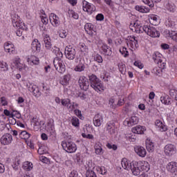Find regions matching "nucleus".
<instances>
[{
    "mask_svg": "<svg viewBox=\"0 0 177 177\" xmlns=\"http://www.w3.org/2000/svg\"><path fill=\"white\" fill-rule=\"evenodd\" d=\"M89 80L85 76H81L79 78L78 82L81 89L83 91H88L89 86L94 89L96 92H102L104 91V86L102 83V81L95 75H91L88 76ZM90 81V83H89Z\"/></svg>",
    "mask_w": 177,
    "mask_h": 177,
    "instance_id": "1",
    "label": "nucleus"
},
{
    "mask_svg": "<svg viewBox=\"0 0 177 177\" xmlns=\"http://www.w3.org/2000/svg\"><path fill=\"white\" fill-rule=\"evenodd\" d=\"M53 53L56 57L53 60L54 66L58 73L63 74L66 71V65L63 63V60L60 57H63V53L60 51V48L54 46L53 48Z\"/></svg>",
    "mask_w": 177,
    "mask_h": 177,
    "instance_id": "2",
    "label": "nucleus"
},
{
    "mask_svg": "<svg viewBox=\"0 0 177 177\" xmlns=\"http://www.w3.org/2000/svg\"><path fill=\"white\" fill-rule=\"evenodd\" d=\"M12 23L13 25V27H17V30L16 31V34L17 35V37H21V35H23V30H25L26 26H24V23L23 22H19V16L18 15H15L12 19Z\"/></svg>",
    "mask_w": 177,
    "mask_h": 177,
    "instance_id": "3",
    "label": "nucleus"
},
{
    "mask_svg": "<svg viewBox=\"0 0 177 177\" xmlns=\"http://www.w3.org/2000/svg\"><path fill=\"white\" fill-rule=\"evenodd\" d=\"M62 146L66 153H75L77 151V145L71 141H62Z\"/></svg>",
    "mask_w": 177,
    "mask_h": 177,
    "instance_id": "4",
    "label": "nucleus"
},
{
    "mask_svg": "<svg viewBox=\"0 0 177 177\" xmlns=\"http://www.w3.org/2000/svg\"><path fill=\"white\" fill-rule=\"evenodd\" d=\"M143 31L151 37L152 38H158L160 37V32L153 26H143Z\"/></svg>",
    "mask_w": 177,
    "mask_h": 177,
    "instance_id": "5",
    "label": "nucleus"
},
{
    "mask_svg": "<svg viewBox=\"0 0 177 177\" xmlns=\"http://www.w3.org/2000/svg\"><path fill=\"white\" fill-rule=\"evenodd\" d=\"M140 167L141 162H132L129 170L131 171L133 175L138 176V175H140L142 171Z\"/></svg>",
    "mask_w": 177,
    "mask_h": 177,
    "instance_id": "6",
    "label": "nucleus"
},
{
    "mask_svg": "<svg viewBox=\"0 0 177 177\" xmlns=\"http://www.w3.org/2000/svg\"><path fill=\"white\" fill-rule=\"evenodd\" d=\"M75 48H73L71 46L65 48V56L66 59H68V60H74V59H75Z\"/></svg>",
    "mask_w": 177,
    "mask_h": 177,
    "instance_id": "7",
    "label": "nucleus"
},
{
    "mask_svg": "<svg viewBox=\"0 0 177 177\" xmlns=\"http://www.w3.org/2000/svg\"><path fill=\"white\" fill-rule=\"evenodd\" d=\"M164 151L166 156H174L176 153V147L173 144H167L165 146Z\"/></svg>",
    "mask_w": 177,
    "mask_h": 177,
    "instance_id": "8",
    "label": "nucleus"
},
{
    "mask_svg": "<svg viewBox=\"0 0 177 177\" xmlns=\"http://www.w3.org/2000/svg\"><path fill=\"white\" fill-rule=\"evenodd\" d=\"M12 140H13V137L10 133H6L1 138V145H3V146L10 145V143H12Z\"/></svg>",
    "mask_w": 177,
    "mask_h": 177,
    "instance_id": "9",
    "label": "nucleus"
},
{
    "mask_svg": "<svg viewBox=\"0 0 177 177\" xmlns=\"http://www.w3.org/2000/svg\"><path fill=\"white\" fill-rule=\"evenodd\" d=\"M31 50L32 53H39V52H41V43H39L38 39H35L32 41Z\"/></svg>",
    "mask_w": 177,
    "mask_h": 177,
    "instance_id": "10",
    "label": "nucleus"
},
{
    "mask_svg": "<svg viewBox=\"0 0 177 177\" xmlns=\"http://www.w3.org/2000/svg\"><path fill=\"white\" fill-rule=\"evenodd\" d=\"M75 60H76L77 63H78V62H79V64L77 65L76 67L75 68V71H77L79 73L84 71L85 68H86V66H85V64H84L82 62V59H81V56H77Z\"/></svg>",
    "mask_w": 177,
    "mask_h": 177,
    "instance_id": "11",
    "label": "nucleus"
},
{
    "mask_svg": "<svg viewBox=\"0 0 177 177\" xmlns=\"http://www.w3.org/2000/svg\"><path fill=\"white\" fill-rule=\"evenodd\" d=\"M127 45H129L132 49H136L139 48V44H138V37L133 36L132 37L129 39L127 41Z\"/></svg>",
    "mask_w": 177,
    "mask_h": 177,
    "instance_id": "12",
    "label": "nucleus"
},
{
    "mask_svg": "<svg viewBox=\"0 0 177 177\" xmlns=\"http://www.w3.org/2000/svg\"><path fill=\"white\" fill-rule=\"evenodd\" d=\"M62 106H64V107H66L69 111H73L74 110V102L73 104L71 103V100L70 99H64L62 100L61 102Z\"/></svg>",
    "mask_w": 177,
    "mask_h": 177,
    "instance_id": "13",
    "label": "nucleus"
},
{
    "mask_svg": "<svg viewBox=\"0 0 177 177\" xmlns=\"http://www.w3.org/2000/svg\"><path fill=\"white\" fill-rule=\"evenodd\" d=\"M27 62L30 66H32V64L38 66L39 64V58L35 55H30L28 57Z\"/></svg>",
    "mask_w": 177,
    "mask_h": 177,
    "instance_id": "14",
    "label": "nucleus"
},
{
    "mask_svg": "<svg viewBox=\"0 0 177 177\" xmlns=\"http://www.w3.org/2000/svg\"><path fill=\"white\" fill-rule=\"evenodd\" d=\"M103 122V116L100 113H97L93 118V124L95 127H100Z\"/></svg>",
    "mask_w": 177,
    "mask_h": 177,
    "instance_id": "15",
    "label": "nucleus"
},
{
    "mask_svg": "<svg viewBox=\"0 0 177 177\" xmlns=\"http://www.w3.org/2000/svg\"><path fill=\"white\" fill-rule=\"evenodd\" d=\"M167 169L171 174H175L177 171V163L175 162H170L167 165Z\"/></svg>",
    "mask_w": 177,
    "mask_h": 177,
    "instance_id": "16",
    "label": "nucleus"
},
{
    "mask_svg": "<svg viewBox=\"0 0 177 177\" xmlns=\"http://www.w3.org/2000/svg\"><path fill=\"white\" fill-rule=\"evenodd\" d=\"M134 150L136 153L140 157H145L147 152L146 149L143 147L138 146L134 148Z\"/></svg>",
    "mask_w": 177,
    "mask_h": 177,
    "instance_id": "17",
    "label": "nucleus"
},
{
    "mask_svg": "<svg viewBox=\"0 0 177 177\" xmlns=\"http://www.w3.org/2000/svg\"><path fill=\"white\" fill-rule=\"evenodd\" d=\"M106 131L110 133V135L115 133V123L113 122H108L106 124Z\"/></svg>",
    "mask_w": 177,
    "mask_h": 177,
    "instance_id": "18",
    "label": "nucleus"
},
{
    "mask_svg": "<svg viewBox=\"0 0 177 177\" xmlns=\"http://www.w3.org/2000/svg\"><path fill=\"white\" fill-rule=\"evenodd\" d=\"M133 133H138V135H143L145 133V131H146V128L142 126H136L133 127L131 129Z\"/></svg>",
    "mask_w": 177,
    "mask_h": 177,
    "instance_id": "19",
    "label": "nucleus"
},
{
    "mask_svg": "<svg viewBox=\"0 0 177 177\" xmlns=\"http://www.w3.org/2000/svg\"><path fill=\"white\" fill-rule=\"evenodd\" d=\"M93 24H91V23H88V24H86L85 26H84V29H85V31L87 32V34H88V35H93V34H95V30L93 29Z\"/></svg>",
    "mask_w": 177,
    "mask_h": 177,
    "instance_id": "20",
    "label": "nucleus"
},
{
    "mask_svg": "<svg viewBox=\"0 0 177 177\" xmlns=\"http://www.w3.org/2000/svg\"><path fill=\"white\" fill-rule=\"evenodd\" d=\"M102 53L105 55V56H111L113 55V51L110 46H107V44H103L102 46Z\"/></svg>",
    "mask_w": 177,
    "mask_h": 177,
    "instance_id": "21",
    "label": "nucleus"
},
{
    "mask_svg": "<svg viewBox=\"0 0 177 177\" xmlns=\"http://www.w3.org/2000/svg\"><path fill=\"white\" fill-rule=\"evenodd\" d=\"M155 125L156 127H158L159 131H160L161 132H165V131H167L168 129L167 126H165L164 124H162V122H161V120H157L155 122Z\"/></svg>",
    "mask_w": 177,
    "mask_h": 177,
    "instance_id": "22",
    "label": "nucleus"
},
{
    "mask_svg": "<svg viewBox=\"0 0 177 177\" xmlns=\"http://www.w3.org/2000/svg\"><path fill=\"white\" fill-rule=\"evenodd\" d=\"M4 49L5 52H8L10 54H13L15 53V45L9 43H6L4 44Z\"/></svg>",
    "mask_w": 177,
    "mask_h": 177,
    "instance_id": "23",
    "label": "nucleus"
},
{
    "mask_svg": "<svg viewBox=\"0 0 177 177\" xmlns=\"http://www.w3.org/2000/svg\"><path fill=\"white\" fill-rule=\"evenodd\" d=\"M52 19H53V22L52 24L53 26H54V27H57V26H59V17H57V15H55V13H51L50 15V21H52Z\"/></svg>",
    "mask_w": 177,
    "mask_h": 177,
    "instance_id": "24",
    "label": "nucleus"
},
{
    "mask_svg": "<svg viewBox=\"0 0 177 177\" xmlns=\"http://www.w3.org/2000/svg\"><path fill=\"white\" fill-rule=\"evenodd\" d=\"M70 80H71V75L69 74L65 75L60 80L59 83L61 85H63V86H67V85H68V82H70Z\"/></svg>",
    "mask_w": 177,
    "mask_h": 177,
    "instance_id": "25",
    "label": "nucleus"
},
{
    "mask_svg": "<svg viewBox=\"0 0 177 177\" xmlns=\"http://www.w3.org/2000/svg\"><path fill=\"white\" fill-rule=\"evenodd\" d=\"M136 10L140 12V13H149L150 12V8L145 6H136L135 7Z\"/></svg>",
    "mask_w": 177,
    "mask_h": 177,
    "instance_id": "26",
    "label": "nucleus"
},
{
    "mask_svg": "<svg viewBox=\"0 0 177 177\" xmlns=\"http://www.w3.org/2000/svg\"><path fill=\"white\" fill-rule=\"evenodd\" d=\"M44 45H45V48L46 49H51L52 48V41L50 40V37H49V36H48L47 35L45 36V37L44 38Z\"/></svg>",
    "mask_w": 177,
    "mask_h": 177,
    "instance_id": "27",
    "label": "nucleus"
},
{
    "mask_svg": "<svg viewBox=\"0 0 177 177\" xmlns=\"http://www.w3.org/2000/svg\"><path fill=\"white\" fill-rule=\"evenodd\" d=\"M129 127L136 125L139 122V118L136 116H132L129 120L127 121Z\"/></svg>",
    "mask_w": 177,
    "mask_h": 177,
    "instance_id": "28",
    "label": "nucleus"
},
{
    "mask_svg": "<svg viewBox=\"0 0 177 177\" xmlns=\"http://www.w3.org/2000/svg\"><path fill=\"white\" fill-rule=\"evenodd\" d=\"M131 163L129 161H128L127 158H122L121 161V165L124 169H127V171H129L131 168Z\"/></svg>",
    "mask_w": 177,
    "mask_h": 177,
    "instance_id": "29",
    "label": "nucleus"
},
{
    "mask_svg": "<svg viewBox=\"0 0 177 177\" xmlns=\"http://www.w3.org/2000/svg\"><path fill=\"white\" fill-rule=\"evenodd\" d=\"M161 54L158 52L153 54L152 59L154 60V62L156 63V64H158V63H162V59H161Z\"/></svg>",
    "mask_w": 177,
    "mask_h": 177,
    "instance_id": "30",
    "label": "nucleus"
},
{
    "mask_svg": "<svg viewBox=\"0 0 177 177\" xmlns=\"http://www.w3.org/2000/svg\"><path fill=\"white\" fill-rule=\"evenodd\" d=\"M30 92H32L35 96V97H39L41 95V91H39V88L38 87L32 86L31 89H30Z\"/></svg>",
    "mask_w": 177,
    "mask_h": 177,
    "instance_id": "31",
    "label": "nucleus"
},
{
    "mask_svg": "<svg viewBox=\"0 0 177 177\" xmlns=\"http://www.w3.org/2000/svg\"><path fill=\"white\" fill-rule=\"evenodd\" d=\"M166 32H167V37L171 38V39H173V41H175L176 42H177V32H176L167 30V31H166Z\"/></svg>",
    "mask_w": 177,
    "mask_h": 177,
    "instance_id": "32",
    "label": "nucleus"
},
{
    "mask_svg": "<svg viewBox=\"0 0 177 177\" xmlns=\"http://www.w3.org/2000/svg\"><path fill=\"white\" fill-rule=\"evenodd\" d=\"M160 102L163 104H171V97L168 95H162L160 97Z\"/></svg>",
    "mask_w": 177,
    "mask_h": 177,
    "instance_id": "33",
    "label": "nucleus"
},
{
    "mask_svg": "<svg viewBox=\"0 0 177 177\" xmlns=\"http://www.w3.org/2000/svg\"><path fill=\"white\" fill-rule=\"evenodd\" d=\"M146 147H147V151H149L150 153L154 151V144L153 143V142L151 141H147L146 142Z\"/></svg>",
    "mask_w": 177,
    "mask_h": 177,
    "instance_id": "34",
    "label": "nucleus"
},
{
    "mask_svg": "<svg viewBox=\"0 0 177 177\" xmlns=\"http://www.w3.org/2000/svg\"><path fill=\"white\" fill-rule=\"evenodd\" d=\"M12 66L15 67V68H17L18 70H19V71H21V70H23V65L20 63V61L19 60L13 61Z\"/></svg>",
    "mask_w": 177,
    "mask_h": 177,
    "instance_id": "35",
    "label": "nucleus"
},
{
    "mask_svg": "<svg viewBox=\"0 0 177 177\" xmlns=\"http://www.w3.org/2000/svg\"><path fill=\"white\" fill-rule=\"evenodd\" d=\"M84 12H87V13H88L89 15H92V12L96 10V8L95 7V6L91 4H88L87 6V8L84 7Z\"/></svg>",
    "mask_w": 177,
    "mask_h": 177,
    "instance_id": "36",
    "label": "nucleus"
},
{
    "mask_svg": "<svg viewBox=\"0 0 177 177\" xmlns=\"http://www.w3.org/2000/svg\"><path fill=\"white\" fill-rule=\"evenodd\" d=\"M68 14L69 17H73V19H75V20H78L80 17L78 13L75 12L73 10H69Z\"/></svg>",
    "mask_w": 177,
    "mask_h": 177,
    "instance_id": "37",
    "label": "nucleus"
},
{
    "mask_svg": "<svg viewBox=\"0 0 177 177\" xmlns=\"http://www.w3.org/2000/svg\"><path fill=\"white\" fill-rule=\"evenodd\" d=\"M142 171H145V172H149L150 171V165L147 162H145L143 164L141 163L140 166Z\"/></svg>",
    "mask_w": 177,
    "mask_h": 177,
    "instance_id": "38",
    "label": "nucleus"
},
{
    "mask_svg": "<svg viewBox=\"0 0 177 177\" xmlns=\"http://www.w3.org/2000/svg\"><path fill=\"white\" fill-rule=\"evenodd\" d=\"M23 168L26 171H31L32 169V164L30 162H25L23 164Z\"/></svg>",
    "mask_w": 177,
    "mask_h": 177,
    "instance_id": "39",
    "label": "nucleus"
},
{
    "mask_svg": "<svg viewBox=\"0 0 177 177\" xmlns=\"http://www.w3.org/2000/svg\"><path fill=\"white\" fill-rule=\"evenodd\" d=\"M71 122L73 127H80V120L77 117H72Z\"/></svg>",
    "mask_w": 177,
    "mask_h": 177,
    "instance_id": "40",
    "label": "nucleus"
},
{
    "mask_svg": "<svg viewBox=\"0 0 177 177\" xmlns=\"http://www.w3.org/2000/svg\"><path fill=\"white\" fill-rule=\"evenodd\" d=\"M30 133H28L26 131H23L19 133V137L21 138V139H25V140L28 139V138H30Z\"/></svg>",
    "mask_w": 177,
    "mask_h": 177,
    "instance_id": "41",
    "label": "nucleus"
},
{
    "mask_svg": "<svg viewBox=\"0 0 177 177\" xmlns=\"http://www.w3.org/2000/svg\"><path fill=\"white\" fill-rule=\"evenodd\" d=\"M95 150L96 154H102L103 149L102 148V144L98 143L95 145Z\"/></svg>",
    "mask_w": 177,
    "mask_h": 177,
    "instance_id": "42",
    "label": "nucleus"
},
{
    "mask_svg": "<svg viewBox=\"0 0 177 177\" xmlns=\"http://www.w3.org/2000/svg\"><path fill=\"white\" fill-rule=\"evenodd\" d=\"M120 53H121V55H122V56H124V57H128V56L129 55V53L128 52V50H127V48L125 47L120 48Z\"/></svg>",
    "mask_w": 177,
    "mask_h": 177,
    "instance_id": "43",
    "label": "nucleus"
},
{
    "mask_svg": "<svg viewBox=\"0 0 177 177\" xmlns=\"http://www.w3.org/2000/svg\"><path fill=\"white\" fill-rule=\"evenodd\" d=\"M0 68H5L3 70L4 71H8V70H9L8 64L3 61L0 62Z\"/></svg>",
    "mask_w": 177,
    "mask_h": 177,
    "instance_id": "44",
    "label": "nucleus"
},
{
    "mask_svg": "<svg viewBox=\"0 0 177 177\" xmlns=\"http://www.w3.org/2000/svg\"><path fill=\"white\" fill-rule=\"evenodd\" d=\"M86 177H97L96 173L92 170H88L86 174Z\"/></svg>",
    "mask_w": 177,
    "mask_h": 177,
    "instance_id": "45",
    "label": "nucleus"
},
{
    "mask_svg": "<svg viewBox=\"0 0 177 177\" xmlns=\"http://www.w3.org/2000/svg\"><path fill=\"white\" fill-rule=\"evenodd\" d=\"M167 10H169V12H175V9H176V6H175V4L174 3H168L167 4Z\"/></svg>",
    "mask_w": 177,
    "mask_h": 177,
    "instance_id": "46",
    "label": "nucleus"
},
{
    "mask_svg": "<svg viewBox=\"0 0 177 177\" xmlns=\"http://www.w3.org/2000/svg\"><path fill=\"white\" fill-rule=\"evenodd\" d=\"M94 60L95 62H97V63H103V58L102 57V55L97 54L95 57H94Z\"/></svg>",
    "mask_w": 177,
    "mask_h": 177,
    "instance_id": "47",
    "label": "nucleus"
},
{
    "mask_svg": "<svg viewBox=\"0 0 177 177\" xmlns=\"http://www.w3.org/2000/svg\"><path fill=\"white\" fill-rule=\"evenodd\" d=\"M3 113L7 117H10V118H13V117H15V114L10 113V111H9L8 109H4Z\"/></svg>",
    "mask_w": 177,
    "mask_h": 177,
    "instance_id": "48",
    "label": "nucleus"
},
{
    "mask_svg": "<svg viewBox=\"0 0 177 177\" xmlns=\"http://www.w3.org/2000/svg\"><path fill=\"white\" fill-rule=\"evenodd\" d=\"M97 21H103L104 20V15L103 14H98L95 17Z\"/></svg>",
    "mask_w": 177,
    "mask_h": 177,
    "instance_id": "49",
    "label": "nucleus"
},
{
    "mask_svg": "<svg viewBox=\"0 0 177 177\" xmlns=\"http://www.w3.org/2000/svg\"><path fill=\"white\" fill-rule=\"evenodd\" d=\"M1 103L2 106H8V100H6V97H1L0 98Z\"/></svg>",
    "mask_w": 177,
    "mask_h": 177,
    "instance_id": "50",
    "label": "nucleus"
},
{
    "mask_svg": "<svg viewBox=\"0 0 177 177\" xmlns=\"http://www.w3.org/2000/svg\"><path fill=\"white\" fill-rule=\"evenodd\" d=\"M134 66H136V67H138V68H143V64H142V62H140V61H136L134 62Z\"/></svg>",
    "mask_w": 177,
    "mask_h": 177,
    "instance_id": "51",
    "label": "nucleus"
},
{
    "mask_svg": "<svg viewBox=\"0 0 177 177\" xmlns=\"http://www.w3.org/2000/svg\"><path fill=\"white\" fill-rule=\"evenodd\" d=\"M98 169H99L98 171H99L100 174H101V175H106L107 170H106L104 167H99Z\"/></svg>",
    "mask_w": 177,
    "mask_h": 177,
    "instance_id": "52",
    "label": "nucleus"
},
{
    "mask_svg": "<svg viewBox=\"0 0 177 177\" xmlns=\"http://www.w3.org/2000/svg\"><path fill=\"white\" fill-rule=\"evenodd\" d=\"M67 31L66 30H62L60 32H59V37L60 38H66V37H67Z\"/></svg>",
    "mask_w": 177,
    "mask_h": 177,
    "instance_id": "53",
    "label": "nucleus"
},
{
    "mask_svg": "<svg viewBox=\"0 0 177 177\" xmlns=\"http://www.w3.org/2000/svg\"><path fill=\"white\" fill-rule=\"evenodd\" d=\"M69 177H78V172L75 170L72 171L69 174Z\"/></svg>",
    "mask_w": 177,
    "mask_h": 177,
    "instance_id": "54",
    "label": "nucleus"
},
{
    "mask_svg": "<svg viewBox=\"0 0 177 177\" xmlns=\"http://www.w3.org/2000/svg\"><path fill=\"white\" fill-rule=\"evenodd\" d=\"M106 147H108V149H113V150H117V145H115L108 143L106 144Z\"/></svg>",
    "mask_w": 177,
    "mask_h": 177,
    "instance_id": "55",
    "label": "nucleus"
},
{
    "mask_svg": "<svg viewBox=\"0 0 177 177\" xmlns=\"http://www.w3.org/2000/svg\"><path fill=\"white\" fill-rule=\"evenodd\" d=\"M74 113L79 118L82 117V113H81V111L80 109H75Z\"/></svg>",
    "mask_w": 177,
    "mask_h": 177,
    "instance_id": "56",
    "label": "nucleus"
},
{
    "mask_svg": "<svg viewBox=\"0 0 177 177\" xmlns=\"http://www.w3.org/2000/svg\"><path fill=\"white\" fill-rule=\"evenodd\" d=\"M142 2H144L145 5H148L150 8H153V4H151V1L150 0H142Z\"/></svg>",
    "mask_w": 177,
    "mask_h": 177,
    "instance_id": "57",
    "label": "nucleus"
},
{
    "mask_svg": "<svg viewBox=\"0 0 177 177\" xmlns=\"http://www.w3.org/2000/svg\"><path fill=\"white\" fill-rule=\"evenodd\" d=\"M127 140H129V142H135V138H132V136L128 135L126 136Z\"/></svg>",
    "mask_w": 177,
    "mask_h": 177,
    "instance_id": "58",
    "label": "nucleus"
},
{
    "mask_svg": "<svg viewBox=\"0 0 177 177\" xmlns=\"http://www.w3.org/2000/svg\"><path fill=\"white\" fill-rule=\"evenodd\" d=\"M40 160L42 162H44V164H48V158L45 157V156H41L40 158Z\"/></svg>",
    "mask_w": 177,
    "mask_h": 177,
    "instance_id": "59",
    "label": "nucleus"
},
{
    "mask_svg": "<svg viewBox=\"0 0 177 177\" xmlns=\"http://www.w3.org/2000/svg\"><path fill=\"white\" fill-rule=\"evenodd\" d=\"M89 5V3L86 1H83V10L84 12H85V8L86 9V8H88V6Z\"/></svg>",
    "mask_w": 177,
    "mask_h": 177,
    "instance_id": "60",
    "label": "nucleus"
},
{
    "mask_svg": "<svg viewBox=\"0 0 177 177\" xmlns=\"http://www.w3.org/2000/svg\"><path fill=\"white\" fill-rule=\"evenodd\" d=\"M75 161V162H77V164H81V162H82V158L77 156H76Z\"/></svg>",
    "mask_w": 177,
    "mask_h": 177,
    "instance_id": "61",
    "label": "nucleus"
},
{
    "mask_svg": "<svg viewBox=\"0 0 177 177\" xmlns=\"http://www.w3.org/2000/svg\"><path fill=\"white\" fill-rule=\"evenodd\" d=\"M176 93H177V91L175 89H171L169 91V94L171 96H175L176 95Z\"/></svg>",
    "mask_w": 177,
    "mask_h": 177,
    "instance_id": "62",
    "label": "nucleus"
},
{
    "mask_svg": "<svg viewBox=\"0 0 177 177\" xmlns=\"http://www.w3.org/2000/svg\"><path fill=\"white\" fill-rule=\"evenodd\" d=\"M5 172V166L0 163V174H3Z\"/></svg>",
    "mask_w": 177,
    "mask_h": 177,
    "instance_id": "63",
    "label": "nucleus"
},
{
    "mask_svg": "<svg viewBox=\"0 0 177 177\" xmlns=\"http://www.w3.org/2000/svg\"><path fill=\"white\" fill-rule=\"evenodd\" d=\"M156 96V93H154V92L151 91L149 95V97L151 100H153V99H154Z\"/></svg>",
    "mask_w": 177,
    "mask_h": 177,
    "instance_id": "64",
    "label": "nucleus"
}]
</instances>
